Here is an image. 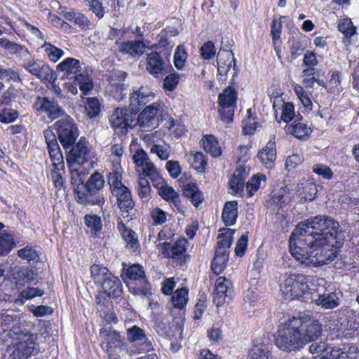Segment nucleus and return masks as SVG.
Returning <instances> with one entry per match:
<instances>
[{"mask_svg": "<svg viewBox=\"0 0 359 359\" xmlns=\"http://www.w3.org/2000/svg\"><path fill=\"white\" fill-rule=\"evenodd\" d=\"M339 228L338 222L325 215L302 222L290 238L291 255L306 266L318 267L332 262L342 245Z\"/></svg>", "mask_w": 359, "mask_h": 359, "instance_id": "f257e3e1", "label": "nucleus"}, {"mask_svg": "<svg viewBox=\"0 0 359 359\" xmlns=\"http://www.w3.org/2000/svg\"><path fill=\"white\" fill-rule=\"evenodd\" d=\"M316 276L285 273L279 279V290L285 300L304 298L312 291Z\"/></svg>", "mask_w": 359, "mask_h": 359, "instance_id": "f03ea898", "label": "nucleus"}, {"mask_svg": "<svg viewBox=\"0 0 359 359\" xmlns=\"http://www.w3.org/2000/svg\"><path fill=\"white\" fill-rule=\"evenodd\" d=\"M301 319L293 317L281 325L276 338V344L281 350L292 351L303 347L301 338Z\"/></svg>", "mask_w": 359, "mask_h": 359, "instance_id": "7ed1b4c3", "label": "nucleus"}, {"mask_svg": "<svg viewBox=\"0 0 359 359\" xmlns=\"http://www.w3.org/2000/svg\"><path fill=\"white\" fill-rule=\"evenodd\" d=\"M313 287L312 290L316 293L313 294L312 299L317 306L324 309H333L339 305L341 292L335 288L332 283L316 277Z\"/></svg>", "mask_w": 359, "mask_h": 359, "instance_id": "20e7f679", "label": "nucleus"}, {"mask_svg": "<svg viewBox=\"0 0 359 359\" xmlns=\"http://www.w3.org/2000/svg\"><path fill=\"white\" fill-rule=\"evenodd\" d=\"M15 334L16 338L7 348L4 359H28L36 349L37 335L29 332Z\"/></svg>", "mask_w": 359, "mask_h": 359, "instance_id": "39448f33", "label": "nucleus"}, {"mask_svg": "<svg viewBox=\"0 0 359 359\" xmlns=\"http://www.w3.org/2000/svg\"><path fill=\"white\" fill-rule=\"evenodd\" d=\"M189 246V241L184 238H181L174 242H159L156 243V248L163 258L176 264L182 265L189 258L187 253Z\"/></svg>", "mask_w": 359, "mask_h": 359, "instance_id": "423d86ee", "label": "nucleus"}, {"mask_svg": "<svg viewBox=\"0 0 359 359\" xmlns=\"http://www.w3.org/2000/svg\"><path fill=\"white\" fill-rule=\"evenodd\" d=\"M223 231L217 236L215 255L211 264L212 270L215 274L221 273L226 267L229 260V249L234 233V231L231 229H224Z\"/></svg>", "mask_w": 359, "mask_h": 359, "instance_id": "0eeeda50", "label": "nucleus"}, {"mask_svg": "<svg viewBox=\"0 0 359 359\" xmlns=\"http://www.w3.org/2000/svg\"><path fill=\"white\" fill-rule=\"evenodd\" d=\"M238 93L233 86L226 87L218 95V111L221 119L225 123L233 121L235 110L237 108Z\"/></svg>", "mask_w": 359, "mask_h": 359, "instance_id": "6e6552de", "label": "nucleus"}, {"mask_svg": "<svg viewBox=\"0 0 359 359\" xmlns=\"http://www.w3.org/2000/svg\"><path fill=\"white\" fill-rule=\"evenodd\" d=\"M58 139L65 149H69L75 144L79 137L78 127L72 118L67 116L54 123Z\"/></svg>", "mask_w": 359, "mask_h": 359, "instance_id": "1a4fd4ad", "label": "nucleus"}, {"mask_svg": "<svg viewBox=\"0 0 359 359\" xmlns=\"http://www.w3.org/2000/svg\"><path fill=\"white\" fill-rule=\"evenodd\" d=\"M93 152L85 137H81L76 144L72 147L67 156V163H75L87 168H93Z\"/></svg>", "mask_w": 359, "mask_h": 359, "instance_id": "9d476101", "label": "nucleus"}, {"mask_svg": "<svg viewBox=\"0 0 359 359\" xmlns=\"http://www.w3.org/2000/svg\"><path fill=\"white\" fill-rule=\"evenodd\" d=\"M146 69L154 77L160 79L170 72L172 66L168 58L154 51L147 56Z\"/></svg>", "mask_w": 359, "mask_h": 359, "instance_id": "9b49d317", "label": "nucleus"}, {"mask_svg": "<svg viewBox=\"0 0 359 359\" xmlns=\"http://www.w3.org/2000/svg\"><path fill=\"white\" fill-rule=\"evenodd\" d=\"M23 60L22 67L29 74L41 81H50L53 79V71L43 60L32 57Z\"/></svg>", "mask_w": 359, "mask_h": 359, "instance_id": "f8f14e48", "label": "nucleus"}, {"mask_svg": "<svg viewBox=\"0 0 359 359\" xmlns=\"http://www.w3.org/2000/svg\"><path fill=\"white\" fill-rule=\"evenodd\" d=\"M126 276L130 280L135 283V286L132 287L134 293L144 296L149 293L150 286L148 280L146 279L143 268L140 264H133L128 267L126 271Z\"/></svg>", "mask_w": 359, "mask_h": 359, "instance_id": "ddd939ff", "label": "nucleus"}, {"mask_svg": "<svg viewBox=\"0 0 359 359\" xmlns=\"http://www.w3.org/2000/svg\"><path fill=\"white\" fill-rule=\"evenodd\" d=\"M295 194L289 192V196L281 194L279 196V201L281 204H286L290 202L292 198L297 197L299 201H313L318 192L316 184L305 181L298 184L295 189Z\"/></svg>", "mask_w": 359, "mask_h": 359, "instance_id": "4468645a", "label": "nucleus"}, {"mask_svg": "<svg viewBox=\"0 0 359 359\" xmlns=\"http://www.w3.org/2000/svg\"><path fill=\"white\" fill-rule=\"evenodd\" d=\"M127 338L130 342L134 343L135 350L131 351L133 353L149 352L153 349L144 331L137 326L134 325L127 330Z\"/></svg>", "mask_w": 359, "mask_h": 359, "instance_id": "2eb2a0df", "label": "nucleus"}, {"mask_svg": "<svg viewBox=\"0 0 359 359\" xmlns=\"http://www.w3.org/2000/svg\"><path fill=\"white\" fill-rule=\"evenodd\" d=\"M43 135L53 166L57 169H64L63 156L55 133L50 130H46Z\"/></svg>", "mask_w": 359, "mask_h": 359, "instance_id": "dca6fc26", "label": "nucleus"}, {"mask_svg": "<svg viewBox=\"0 0 359 359\" xmlns=\"http://www.w3.org/2000/svg\"><path fill=\"white\" fill-rule=\"evenodd\" d=\"M233 288L231 281L225 277H219L215 282V288L213 293V301L217 306L224 304L226 298H231Z\"/></svg>", "mask_w": 359, "mask_h": 359, "instance_id": "f3484780", "label": "nucleus"}, {"mask_svg": "<svg viewBox=\"0 0 359 359\" xmlns=\"http://www.w3.org/2000/svg\"><path fill=\"white\" fill-rule=\"evenodd\" d=\"M73 81L66 82L64 88L67 93L72 95L78 93L77 87L83 95H88L93 88V82L92 78L87 73H81L74 78Z\"/></svg>", "mask_w": 359, "mask_h": 359, "instance_id": "a211bd4d", "label": "nucleus"}, {"mask_svg": "<svg viewBox=\"0 0 359 359\" xmlns=\"http://www.w3.org/2000/svg\"><path fill=\"white\" fill-rule=\"evenodd\" d=\"M130 118V116L126 109L118 107L114 109L110 116L109 122L116 133L118 135H123L127 133L128 127L130 126V123H129Z\"/></svg>", "mask_w": 359, "mask_h": 359, "instance_id": "6ab92c4d", "label": "nucleus"}, {"mask_svg": "<svg viewBox=\"0 0 359 359\" xmlns=\"http://www.w3.org/2000/svg\"><path fill=\"white\" fill-rule=\"evenodd\" d=\"M100 337L102 339L104 348L111 354L116 348H121L123 344V337L119 332L112 330L111 327H102L100 330Z\"/></svg>", "mask_w": 359, "mask_h": 359, "instance_id": "aec40b11", "label": "nucleus"}, {"mask_svg": "<svg viewBox=\"0 0 359 359\" xmlns=\"http://www.w3.org/2000/svg\"><path fill=\"white\" fill-rule=\"evenodd\" d=\"M154 97V93L145 86L133 90L130 96V109L131 112L137 113L141 107L146 104Z\"/></svg>", "mask_w": 359, "mask_h": 359, "instance_id": "412c9836", "label": "nucleus"}, {"mask_svg": "<svg viewBox=\"0 0 359 359\" xmlns=\"http://www.w3.org/2000/svg\"><path fill=\"white\" fill-rule=\"evenodd\" d=\"M111 193L117 199L123 217H129L135 205L129 189L126 186L121 187L119 189L111 191Z\"/></svg>", "mask_w": 359, "mask_h": 359, "instance_id": "4be33fe9", "label": "nucleus"}, {"mask_svg": "<svg viewBox=\"0 0 359 359\" xmlns=\"http://www.w3.org/2000/svg\"><path fill=\"white\" fill-rule=\"evenodd\" d=\"M302 321L301 338L303 346L306 344L314 341L321 334V325L317 320H311L310 319L300 318Z\"/></svg>", "mask_w": 359, "mask_h": 359, "instance_id": "5701e85b", "label": "nucleus"}, {"mask_svg": "<svg viewBox=\"0 0 359 359\" xmlns=\"http://www.w3.org/2000/svg\"><path fill=\"white\" fill-rule=\"evenodd\" d=\"M34 106L37 111L45 113L52 120L58 118L64 112L57 102L49 100L47 97H38Z\"/></svg>", "mask_w": 359, "mask_h": 359, "instance_id": "b1692460", "label": "nucleus"}, {"mask_svg": "<svg viewBox=\"0 0 359 359\" xmlns=\"http://www.w3.org/2000/svg\"><path fill=\"white\" fill-rule=\"evenodd\" d=\"M81 69L79 60L73 57H67L57 65L56 70L61 74L62 79L75 78Z\"/></svg>", "mask_w": 359, "mask_h": 359, "instance_id": "393cba45", "label": "nucleus"}, {"mask_svg": "<svg viewBox=\"0 0 359 359\" xmlns=\"http://www.w3.org/2000/svg\"><path fill=\"white\" fill-rule=\"evenodd\" d=\"M161 133L156 131L154 134H148L144 137V140L151 145L150 153L155 154L161 160H167L170 156V146L163 143L158 144L156 137Z\"/></svg>", "mask_w": 359, "mask_h": 359, "instance_id": "a878e982", "label": "nucleus"}, {"mask_svg": "<svg viewBox=\"0 0 359 359\" xmlns=\"http://www.w3.org/2000/svg\"><path fill=\"white\" fill-rule=\"evenodd\" d=\"M160 103L154 102L147 106L139 114L138 123L141 127H153L156 123L157 114L162 108Z\"/></svg>", "mask_w": 359, "mask_h": 359, "instance_id": "bb28decb", "label": "nucleus"}, {"mask_svg": "<svg viewBox=\"0 0 359 359\" xmlns=\"http://www.w3.org/2000/svg\"><path fill=\"white\" fill-rule=\"evenodd\" d=\"M257 158L264 167L267 169H272L277 158L275 141L270 140L266 146L259 151Z\"/></svg>", "mask_w": 359, "mask_h": 359, "instance_id": "cd10ccee", "label": "nucleus"}, {"mask_svg": "<svg viewBox=\"0 0 359 359\" xmlns=\"http://www.w3.org/2000/svg\"><path fill=\"white\" fill-rule=\"evenodd\" d=\"M76 201L84 205L102 206L105 202L102 194H93L86 188L85 191L79 190V186L75 189Z\"/></svg>", "mask_w": 359, "mask_h": 359, "instance_id": "c85d7f7f", "label": "nucleus"}, {"mask_svg": "<svg viewBox=\"0 0 359 359\" xmlns=\"http://www.w3.org/2000/svg\"><path fill=\"white\" fill-rule=\"evenodd\" d=\"M120 52L132 57L140 56L145 50V44L141 40L116 42Z\"/></svg>", "mask_w": 359, "mask_h": 359, "instance_id": "c756f323", "label": "nucleus"}, {"mask_svg": "<svg viewBox=\"0 0 359 359\" xmlns=\"http://www.w3.org/2000/svg\"><path fill=\"white\" fill-rule=\"evenodd\" d=\"M126 76V74L125 72H118L117 74V77L119 79L118 81L115 82L111 79L107 87L109 95L116 100H122L126 95V88L123 83Z\"/></svg>", "mask_w": 359, "mask_h": 359, "instance_id": "7c9ffc66", "label": "nucleus"}, {"mask_svg": "<svg viewBox=\"0 0 359 359\" xmlns=\"http://www.w3.org/2000/svg\"><path fill=\"white\" fill-rule=\"evenodd\" d=\"M158 189V194L165 201L170 202L179 211H181L180 200L178 194L175 189L166 184L163 179V182L158 186H154Z\"/></svg>", "mask_w": 359, "mask_h": 359, "instance_id": "2f4dec72", "label": "nucleus"}, {"mask_svg": "<svg viewBox=\"0 0 359 359\" xmlns=\"http://www.w3.org/2000/svg\"><path fill=\"white\" fill-rule=\"evenodd\" d=\"M102 290L108 296L118 297L122 292V284L118 277L111 274L100 285Z\"/></svg>", "mask_w": 359, "mask_h": 359, "instance_id": "473e14b6", "label": "nucleus"}, {"mask_svg": "<svg viewBox=\"0 0 359 359\" xmlns=\"http://www.w3.org/2000/svg\"><path fill=\"white\" fill-rule=\"evenodd\" d=\"M0 47L4 49L8 54L15 55L18 57L30 56L27 48L21 44L10 41L6 37L0 39Z\"/></svg>", "mask_w": 359, "mask_h": 359, "instance_id": "72a5a7b5", "label": "nucleus"}, {"mask_svg": "<svg viewBox=\"0 0 359 359\" xmlns=\"http://www.w3.org/2000/svg\"><path fill=\"white\" fill-rule=\"evenodd\" d=\"M217 62L218 73L220 75H226L230 71L232 62L235 63V60L232 52L222 50L218 53Z\"/></svg>", "mask_w": 359, "mask_h": 359, "instance_id": "f704fd0d", "label": "nucleus"}, {"mask_svg": "<svg viewBox=\"0 0 359 359\" xmlns=\"http://www.w3.org/2000/svg\"><path fill=\"white\" fill-rule=\"evenodd\" d=\"M118 229L123 238L127 244L128 248L135 252L140 249V244L136 233L130 229H128L123 222L118 224Z\"/></svg>", "mask_w": 359, "mask_h": 359, "instance_id": "c9c22d12", "label": "nucleus"}, {"mask_svg": "<svg viewBox=\"0 0 359 359\" xmlns=\"http://www.w3.org/2000/svg\"><path fill=\"white\" fill-rule=\"evenodd\" d=\"M238 217V203L236 201H228L224 204L222 218L226 226L233 225Z\"/></svg>", "mask_w": 359, "mask_h": 359, "instance_id": "e433bc0d", "label": "nucleus"}, {"mask_svg": "<svg viewBox=\"0 0 359 359\" xmlns=\"http://www.w3.org/2000/svg\"><path fill=\"white\" fill-rule=\"evenodd\" d=\"M183 194L189 198L191 203L198 207L203 201V194L199 191L196 183L189 182L182 187Z\"/></svg>", "mask_w": 359, "mask_h": 359, "instance_id": "4c0bfd02", "label": "nucleus"}, {"mask_svg": "<svg viewBox=\"0 0 359 359\" xmlns=\"http://www.w3.org/2000/svg\"><path fill=\"white\" fill-rule=\"evenodd\" d=\"M202 141L204 150L212 157L216 158L222 155V148L214 135H206L203 137Z\"/></svg>", "mask_w": 359, "mask_h": 359, "instance_id": "58836bf2", "label": "nucleus"}, {"mask_svg": "<svg viewBox=\"0 0 359 359\" xmlns=\"http://www.w3.org/2000/svg\"><path fill=\"white\" fill-rule=\"evenodd\" d=\"M248 355L250 359H269L270 351L266 344L256 341L249 349Z\"/></svg>", "mask_w": 359, "mask_h": 359, "instance_id": "ea45409f", "label": "nucleus"}, {"mask_svg": "<svg viewBox=\"0 0 359 359\" xmlns=\"http://www.w3.org/2000/svg\"><path fill=\"white\" fill-rule=\"evenodd\" d=\"M245 173V168L239 167L235 170L230 180V187L236 193H240L243 191Z\"/></svg>", "mask_w": 359, "mask_h": 359, "instance_id": "a19ab883", "label": "nucleus"}, {"mask_svg": "<svg viewBox=\"0 0 359 359\" xmlns=\"http://www.w3.org/2000/svg\"><path fill=\"white\" fill-rule=\"evenodd\" d=\"M287 132L298 139L304 140L309 136L311 129L305 123L294 121L287 127Z\"/></svg>", "mask_w": 359, "mask_h": 359, "instance_id": "79ce46f5", "label": "nucleus"}, {"mask_svg": "<svg viewBox=\"0 0 359 359\" xmlns=\"http://www.w3.org/2000/svg\"><path fill=\"white\" fill-rule=\"evenodd\" d=\"M41 48L46 58L54 63L57 62L65 55V51L62 49L46 41Z\"/></svg>", "mask_w": 359, "mask_h": 359, "instance_id": "37998d69", "label": "nucleus"}, {"mask_svg": "<svg viewBox=\"0 0 359 359\" xmlns=\"http://www.w3.org/2000/svg\"><path fill=\"white\" fill-rule=\"evenodd\" d=\"M112 273L109 272L107 268L100 264H93L90 267V276L95 285L100 286L107 278H109Z\"/></svg>", "mask_w": 359, "mask_h": 359, "instance_id": "c03bdc74", "label": "nucleus"}, {"mask_svg": "<svg viewBox=\"0 0 359 359\" xmlns=\"http://www.w3.org/2000/svg\"><path fill=\"white\" fill-rule=\"evenodd\" d=\"M111 172L108 175V182L111 188V191H113L116 189H119L121 187H124L122 184V168L118 162H116L114 165H112Z\"/></svg>", "mask_w": 359, "mask_h": 359, "instance_id": "a18cd8bd", "label": "nucleus"}, {"mask_svg": "<svg viewBox=\"0 0 359 359\" xmlns=\"http://www.w3.org/2000/svg\"><path fill=\"white\" fill-rule=\"evenodd\" d=\"M142 175L143 177H148L151 181L154 186H158L163 182V177L161 176L157 168L150 161L142 168Z\"/></svg>", "mask_w": 359, "mask_h": 359, "instance_id": "49530a36", "label": "nucleus"}, {"mask_svg": "<svg viewBox=\"0 0 359 359\" xmlns=\"http://www.w3.org/2000/svg\"><path fill=\"white\" fill-rule=\"evenodd\" d=\"M43 294V290L40 288L28 287L20 292L14 302L18 305H23L27 300L32 299L36 297H41Z\"/></svg>", "mask_w": 359, "mask_h": 359, "instance_id": "de8ad7c7", "label": "nucleus"}, {"mask_svg": "<svg viewBox=\"0 0 359 359\" xmlns=\"http://www.w3.org/2000/svg\"><path fill=\"white\" fill-rule=\"evenodd\" d=\"M104 180L102 175L95 172L90 175L86 184V188L93 194H100L99 191L103 188Z\"/></svg>", "mask_w": 359, "mask_h": 359, "instance_id": "09e8293b", "label": "nucleus"}, {"mask_svg": "<svg viewBox=\"0 0 359 359\" xmlns=\"http://www.w3.org/2000/svg\"><path fill=\"white\" fill-rule=\"evenodd\" d=\"M69 168L71 182L74 185L79 186L83 183V176L86 172L91 168H87L75 163H67Z\"/></svg>", "mask_w": 359, "mask_h": 359, "instance_id": "8fccbe9b", "label": "nucleus"}, {"mask_svg": "<svg viewBox=\"0 0 359 359\" xmlns=\"http://www.w3.org/2000/svg\"><path fill=\"white\" fill-rule=\"evenodd\" d=\"M84 222L88 228L90 229L91 234L93 236H98L102 227L101 218L95 215H86L84 217Z\"/></svg>", "mask_w": 359, "mask_h": 359, "instance_id": "3c124183", "label": "nucleus"}, {"mask_svg": "<svg viewBox=\"0 0 359 359\" xmlns=\"http://www.w3.org/2000/svg\"><path fill=\"white\" fill-rule=\"evenodd\" d=\"M188 301V290L182 287L177 290L172 296V302L174 307L182 309Z\"/></svg>", "mask_w": 359, "mask_h": 359, "instance_id": "603ef678", "label": "nucleus"}, {"mask_svg": "<svg viewBox=\"0 0 359 359\" xmlns=\"http://www.w3.org/2000/svg\"><path fill=\"white\" fill-rule=\"evenodd\" d=\"M266 180V176L263 174L255 175L246 184V191L248 197H252L261 187L262 181Z\"/></svg>", "mask_w": 359, "mask_h": 359, "instance_id": "864d4df0", "label": "nucleus"}, {"mask_svg": "<svg viewBox=\"0 0 359 359\" xmlns=\"http://www.w3.org/2000/svg\"><path fill=\"white\" fill-rule=\"evenodd\" d=\"M137 189L138 196L142 200H149L151 194V187L148 180L142 175H139Z\"/></svg>", "mask_w": 359, "mask_h": 359, "instance_id": "5fc2aeb1", "label": "nucleus"}, {"mask_svg": "<svg viewBox=\"0 0 359 359\" xmlns=\"http://www.w3.org/2000/svg\"><path fill=\"white\" fill-rule=\"evenodd\" d=\"M334 348L327 344L326 341H315L313 342L309 346L310 352L312 353H316L324 359H327V356L325 355L327 353H330L331 350Z\"/></svg>", "mask_w": 359, "mask_h": 359, "instance_id": "6e6d98bb", "label": "nucleus"}, {"mask_svg": "<svg viewBox=\"0 0 359 359\" xmlns=\"http://www.w3.org/2000/svg\"><path fill=\"white\" fill-rule=\"evenodd\" d=\"M187 59V53L184 45H179L174 53V65L178 70H181L185 66Z\"/></svg>", "mask_w": 359, "mask_h": 359, "instance_id": "4d7b16f0", "label": "nucleus"}, {"mask_svg": "<svg viewBox=\"0 0 359 359\" xmlns=\"http://www.w3.org/2000/svg\"><path fill=\"white\" fill-rule=\"evenodd\" d=\"M15 245L13 237L6 233H0V256L8 253Z\"/></svg>", "mask_w": 359, "mask_h": 359, "instance_id": "13d9d810", "label": "nucleus"}, {"mask_svg": "<svg viewBox=\"0 0 359 359\" xmlns=\"http://www.w3.org/2000/svg\"><path fill=\"white\" fill-rule=\"evenodd\" d=\"M294 91L305 109L311 110L313 106L312 101L303 87L299 84H296L294 86Z\"/></svg>", "mask_w": 359, "mask_h": 359, "instance_id": "bf43d9fd", "label": "nucleus"}, {"mask_svg": "<svg viewBox=\"0 0 359 359\" xmlns=\"http://www.w3.org/2000/svg\"><path fill=\"white\" fill-rule=\"evenodd\" d=\"M191 166L198 172H202L205 170L207 165V160L205 155L201 152H196L191 155L189 158Z\"/></svg>", "mask_w": 359, "mask_h": 359, "instance_id": "052dcab7", "label": "nucleus"}, {"mask_svg": "<svg viewBox=\"0 0 359 359\" xmlns=\"http://www.w3.org/2000/svg\"><path fill=\"white\" fill-rule=\"evenodd\" d=\"M338 29L346 37H351L355 33L356 28L349 18L340 20L338 23Z\"/></svg>", "mask_w": 359, "mask_h": 359, "instance_id": "680f3d73", "label": "nucleus"}, {"mask_svg": "<svg viewBox=\"0 0 359 359\" xmlns=\"http://www.w3.org/2000/svg\"><path fill=\"white\" fill-rule=\"evenodd\" d=\"M85 109L89 117H95L100 111L99 100L95 97L88 98L85 105Z\"/></svg>", "mask_w": 359, "mask_h": 359, "instance_id": "e2e57ef3", "label": "nucleus"}, {"mask_svg": "<svg viewBox=\"0 0 359 359\" xmlns=\"http://www.w3.org/2000/svg\"><path fill=\"white\" fill-rule=\"evenodd\" d=\"M18 117V113L16 110L2 107L0 104V121L4 123L13 122Z\"/></svg>", "mask_w": 359, "mask_h": 359, "instance_id": "0e129e2a", "label": "nucleus"}, {"mask_svg": "<svg viewBox=\"0 0 359 359\" xmlns=\"http://www.w3.org/2000/svg\"><path fill=\"white\" fill-rule=\"evenodd\" d=\"M341 74L339 72H333L327 83V90L332 93H339L341 90Z\"/></svg>", "mask_w": 359, "mask_h": 359, "instance_id": "69168bd1", "label": "nucleus"}, {"mask_svg": "<svg viewBox=\"0 0 359 359\" xmlns=\"http://www.w3.org/2000/svg\"><path fill=\"white\" fill-rule=\"evenodd\" d=\"M149 215L156 225H161L167 221V213L158 207L150 209Z\"/></svg>", "mask_w": 359, "mask_h": 359, "instance_id": "338daca9", "label": "nucleus"}, {"mask_svg": "<svg viewBox=\"0 0 359 359\" xmlns=\"http://www.w3.org/2000/svg\"><path fill=\"white\" fill-rule=\"evenodd\" d=\"M349 67L351 69L352 84L354 89L359 91V63L355 60H348Z\"/></svg>", "mask_w": 359, "mask_h": 359, "instance_id": "774afa93", "label": "nucleus"}]
</instances>
